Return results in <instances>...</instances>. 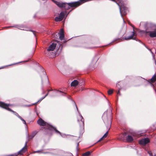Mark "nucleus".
<instances>
[{
  "label": "nucleus",
  "mask_w": 156,
  "mask_h": 156,
  "mask_svg": "<svg viewBox=\"0 0 156 156\" xmlns=\"http://www.w3.org/2000/svg\"><path fill=\"white\" fill-rule=\"evenodd\" d=\"M48 55H50V54H49V53H48ZM50 57H51V58L54 57V56H50Z\"/></svg>",
  "instance_id": "c85d7f7f"
},
{
  "label": "nucleus",
  "mask_w": 156,
  "mask_h": 156,
  "mask_svg": "<svg viewBox=\"0 0 156 156\" xmlns=\"http://www.w3.org/2000/svg\"><path fill=\"white\" fill-rule=\"evenodd\" d=\"M9 105H9V104H6L5 103H4L2 102H0V107L7 110H8L9 111L12 112L15 115H16L18 117V116H20L18 115V114L16 112H15L12 111L11 109L9 108Z\"/></svg>",
  "instance_id": "20e7f679"
},
{
  "label": "nucleus",
  "mask_w": 156,
  "mask_h": 156,
  "mask_svg": "<svg viewBox=\"0 0 156 156\" xmlns=\"http://www.w3.org/2000/svg\"><path fill=\"white\" fill-rule=\"evenodd\" d=\"M155 63L156 64V61H155Z\"/></svg>",
  "instance_id": "e433bc0d"
},
{
  "label": "nucleus",
  "mask_w": 156,
  "mask_h": 156,
  "mask_svg": "<svg viewBox=\"0 0 156 156\" xmlns=\"http://www.w3.org/2000/svg\"><path fill=\"white\" fill-rule=\"evenodd\" d=\"M59 92H62H62L61 91H59Z\"/></svg>",
  "instance_id": "f704fd0d"
},
{
  "label": "nucleus",
  "mask_w": 156,
  "mask_h": 156,
  "mask_svg": "<svg viewBox=\"0 0 156 156\" xmlns=\"http://www.w3.org/2000/svg\"><path fill=\"white\" fill-rule=\"evenodd\" d=\"M6 156H15V154H10V155H7Z\"/></svg>",
  "instance_id": "bb28decb"
},
{
  "label": "nucleus",
  "mask_w": 156,
  "mask_h": 156,
  "mask_svg": "<svg viewBox=\"0 0 156 156\" xmlns=\"http://www.w3.org/2000/svg\"><path fill=\"white\" fill-rule=\"evenodd\" d=\"M27 61H23V62H27Z\"/></svg>",
  "instance_id": "72a5a7b5"
},
{
  "label": "nucleus",
  "mask_w": 156,
  "mask_h": 156,
  "mask_svg": "<svg viewBox=\"0 0 156 156\" xmlns=\"http://www.w3.org/2000/svg\"><path fill=\"white\" fill-rule=\"evenodd\" d=\"M36 134V133L34 132H33L30 136H29L28 135V136L29 137V139H32L35 136Z\"/></svg>",
  "instance_id": "6ab92c4d"
},
{
  "label": "nucleus",
  "mask_w": 156,
  "mask_h": 156,
  "mask_svg": "<svg viewBox=\"0 0 156 156\" xmlns=\"http://www.w3.org/2000/svg\"><path fill=\"white\" fill-rule=\"evenodd\" d=\"M66 14V11H63L61 12L58 17H55V21L58 22L62 20L63 18L64 17L65 15Z\"/></svg>",
  "instance_id": "39448f33"
},
{
  "label": "nucleus",
  "mask_w": 156,
  "mask_h": 156,
  "mask_svg": "<svg viewBox=\"0 0 156 156\" xmlns=\"http://www.w3.org/2000/svg\"><path fill=\"white\" fill-rule=\"evenodd\" d=\"M27 142H26L25 143V145L24 147L20 151H19L18 153H15V156H17L19 154H22L24 153L27 150V148L26 147L27 145Z\"/></svg>",
  "instance_id": "1a4fd4ad"
},
{
  "label": "nucleus",
  "mask_w": 156,
  "mask_h": 156,
  "mask_svg": "<svg viewBox=\"0 0 156 156\" xmlns=\"http://www.w3.org/2000/svg\"><path fill=\"white\" fill-rule=\"evenodd\" d=\"M63 94L62 95L63 96L65 95L66 94V93H63Z\"/></svg>",
  "instance_id": "2f4dec72"
},
{
  "label": "nucleus",
  "mask_w": 156,
  "mask_h": 156,
  "mask_svg": "<svg viewBox=\"0 0 156 156\" xmlns=\"http://www.w3.org/2000/svg\"><path fill=\"white\" fill-rule=\"evenodd\" d=\"M48 129H50V130H51L52 129H54L55 131L57 133H59L61 136H62V135H61V133L59 131H58L56 129V128H55L52 126H51V125H49L48 126Z\"/></svg>",
  "instance_id": "2eb2a0df"
},
{
  "label": "nucleus",
  "mask_w": 156,
  "mask_h": 156,
  "mask_svg": "<svg viewBox=\"0 0 156 156\" xmlns=\"http://www.w3.org/2000/svg\"><path fill=\"white\" fill-rule=\"evenodd\" d=\"M48 94V93L46 94V95H45V96L44 97V98H45Z\"/></svg>",
  "instance_id": "7c9ffc66"
},
{
  "label": "nucleus",
  "mask_w": 156,
  "mask_h": 156,
  "mask_svg": "<svg viewBox=\"0 0 156 156\" xmlns=\"http://www.w3.org/2000/svg\"><path fill=\"white\" fill-rule=\"evenodd\" d=\"M109 119L110 120L111 119V118H110V117H109Z\"/></svg>",
  "instance_id": "c9c22d12"
},
{
  "label": "nucleus",
  "mask_w": 156,
  "mask_h": 156,
  "mask_svg": "<svg viewBox=\"0 0 156 156\" xmlns=\"http://www.w3.org/2000/svg\"><path fill=\"white\" fill-rule=\"evenodd\" d=\"M117 94H119V95L120 94V91H119V90L118 92H117Z\"/></svg>",
  "instance_id": "c756f323"
},
{
  "label": "nucleus",
  "mask_w": 156,
  "mask_h": 156,
  "mask_svg": "<svg viewBox=\"0 0 156 156\" xmlns=\"http://www.w3.org/2000/svg\"><path fill=\"white\" fill-rule=\"evenodd\" d=\"M124 0H117L116 3L119 6L120 12L122 16L123 15H126L127 13V9L124 3Z\"/></svg>",
  "instance_id": "f257e3e1"
},
{
  "label": "nucleus",
  "mask_w": 156,
  "mask_h": 156,
  "mask_svg": "<svg viewBox=\"0 0 156 156\" xmlns=\"http://www.w3.org/2000/svg\"><path fill=\"white\" fill-rule=\"evenodd\" d=\"M18 118L20 119L23 122V123L26 125V123L24 120L21 116H19Z\"/></svg>",
  "instance_id": "412c9836"
},
{
  "label": "nucleus",
  "mask_w": 156,
  "mask_h": 156,
  "mask_svg": "<svg viewBox=\"0 0 156 156\" xmlns=\"http://www.w3.org/2000/svg\"><path fill=\"white\" fill-rule=\"evenodd\" d=\"M78 82L77 80H75L71 83V86L76 87L78 84Z\"/></svg>",
  "instance_id": "dca6fc26"
},
{
  "label": "nucleus",
  "mask_w": 156,
  "mask_h": 156,
  "mask_svg": "<svg viewBox=\"0 0 156 156\" xmlns=\"http://www.w3.org/2000/svg\"><path fill=\"white\" fill-rule=\"evenodd\" d=\"M104 138V137H103L102 136L99 140H98L97 142H100V141L102 140Z\"/></svg>",
  "instance_id": "393cba45"
},
{
  "label": "nucleus",
  "mask_w": 156,
  "mask_h": 156,
  "mask_svg": "<svg viewBox=\"0 0 156 156\" xmlns=\"http://www.w3.org/2000/svg\"><path fill=\"white\" fill-rule=\"evenodd\" d=\"M68 15V14H67V15H66V16H67Z\"/></svg>",
  "instance_id": "58836bf2"
},
{
  "label": "nucleus",
  "mask_w": 156,
  "mask_h": 156,
  "mask_svg": "<svg viewBox=\"0 0 156 156\" xmlns=\"http://www.w3.org/2000/svg\"><path fill=\"white\" fill-rule=\"evenodd\" d=\"M156 80V73L153 76L151 79V82L152 83L154 82Z\"/></svg>",
  "instance_id": "a211bd4d"
},
{
  "label": "nucleus",
  "mask_w": 156,
  "mask_h": 156,
  "mask_svg": "<svg viewBox=\"0 0 156 156\" xmlns=\"http://www.w3.org/2000/svg\"><path fill=\"white\" fill-rule=\"evenodd\" d=\"M136 34L134 32H133L132 35L129 37H125L124 38L126 40H129L130 39H133L135 40L136 39Z\"/></svg>",
  "instance_id": "f8f14e48"
},
{
  "label": "nucleus",
  "mask_w": 156,
  "mask_h": 156,
  "mask_svg": "<svg viewBox=\"0 0 156 156\" xmlns=\"http://www.w3.org/2000/svg\"><path fill=\"white\" fill-rule=\"evenodd\" d=\"M136 137L135 136V135L133 134H131L130 135H129L127 138L126 140L128 142H131L134 139H136Z\"/></svg>",
  "instance_id": "0eeeda50"
},
{
  "label": "nucleus",
  "mask_w": 156,
  "mask_h": 156,
  "mask_svg": "<svg viewBox=\"0 0 156 156\" xmlns=\"http://www.w3.org/2000/svg\"><path fill=\"white\" fill-rule=\"evenodd\" d=\"M34 153H43V152H42L41 151H34L33 152Z\"/></svg>",
  "instance_id": "b1692460"
},
{
  "label": "nucleus",
  "mask_w": 156,
  "mask_h": 156,
  "mask_svg": "<svg viewBox=\"0 0 156 156\" xmlns=\"http://www.w3.org/2000/svg\"><path fill=\"white\" fill-rule=\"evenodd\" d=\"M68 15V14H67V15H66V16H67Z\"/></svg>",
  "instance_id": "ea45409f"
},
{
  "label": "nucleus",
  "mask_w": 156,
  "mask_h": 156,
  "mask_svg": "<svg viewBox=\"0 0 156 156\" xmlns=\"http://www.w3.org/2000/svg\"><path fill=\"white\" fill-rule=\"evenodd\" d=\"M56 47V44L52 43L49 46L47 49L48 51H53Z\"/></svg>",
  "instance_id": "ddd939ff"
},
{
  "label": "nucleus",
  "mask_w": 156,
  "mask_h": 156,
  "mask_svg": "<svg viewBox=\"0 0 156 156\" xmlns=\"http://www.w3.org/2000/svg\"><path fill=\"white\" fill-rule=\"evenodd\" d=\"M102 118L104 121H105L106 119H109L108 117H107V112H105L102 115Z\"/></svg>",
  "instance_id": "f3484780"
},
{
  "label": "nucleus",
  "mask_w": 156,
  "mask_h": 156,
  "mask_svg": "<svg viewBox=\"0 0 156 156\" xmlns=\"http://www.w3.org/2000/svg\"><path fill=\"white\" fill-rule=\"evenodd\" d=\"M113 93V90H110L108 91V94H111Z\"/></svg>",
  "instance_id": "4be33fe9"
},
{
  "label": "nucleus",
  "mask_w": 156,
  "mask_h": 156,
  "mask_svg": "<svg viewBox=\"0 0 156 156\" xmlns=\"http://www.w3.org/2000/svg\"><path fill=\"white\" fill-rule=\"evenodd\" d=\"M59 38L60 40H62L64 38V30L62 29L60 30V31L59 33Z\"/></svg>",
  "instance_id": "4468645a"
},
{
  "label": "nucleus",
  "mask_w": 156,
  "mask_h": 156,
  "mask_svg": "<svg viewBox=\"0 0 156 156\" xmlns=\"http://www.w3.org/2000/svg\"><path fill=\"white\" fill-rule=\"evenodd\" d=\"M123 21H124V19H123Z\"/></svg>",
  "instance_id": "4c0bfd02"
},
{
  "label": "nucleus",
  "mask_w": 156,
  "mask_h": 156,
  "mask_svg": "<svg viewBox=\"0 0 156 156\" xmlns=\"http://www.w3.org/2000/svg\"><path fill=\"white\" fill-rule=\"evenodd\" d=\"M78 112L79 115L77 117V121L79 122H80V123H81L82 126H84V123L83 117L79 112Z\"/></svg>",
  "instance_id": "9d476101"
},
{
  "label": "nucleus",
  "mask_w": 156,
  "mask_h": 156,
  "mask_svg": "<svg viewBox=\"0 0 156 156\" xmlns=\"http://www.w3.org/2000/svg\"><path fill=\"white\" fill-rule=\"evenodd\" d=\"M108 134V131L106 132V133L103 136V137L104 138H105L107 136Z\"/></svg>",
  "instance_id": "5701e85b"
},
{
  "label": "nucleus",
  "mask_w": 156,
  "mask_h": 156,
  "mask_svg": "<svg viewBox=\"0 0 156 156\" xmlns=\"http://www.w3.org/2000/svg\"><path fill=\"white\" fill-rule=\"evenodd\" d=\"M37 123L39 125L42 126H44L47 125V123L43 120L42 119L40 118L37 121Z\"/></svg>",
  "instance_id": "9b49d317"
},
{
  "label": "nucleus",
  "mask_w": 156,
  "mask_h": 156,
  "mask_svg": "<svg viewBox=\"0 0 156 156\" xmlns=\"http://www.w3.org/2000/svg\"><path fill=\"white\" fill-rule=\"evenodd\" d=\"M148 153L150 154V155H151L152 154V153L151 151H148Z\"/></svg>",
  "instance_id": "cd10ccee"
},
{
  "label": "nucleus",
  "mask_w": 156,
  "mask_h": 156,
  "mask_svg": "<svg viewBox=\"0 0 156 156\" xmlns=\"http://www.w3.org/2000/svg\"><path fill=\"white\" fill-rule=\"evenodd\" d=\"M91 152L90 151H87L85 153H84L83 156H89Z\"/></svg>",
  "instance_id": "aec40b11"
},
{
  "label": "nucleus",
  "mask_w": 156,
  "mask_h": 156,
  "mask_svg": "<svg viewBox=\"0 0 156 156\" xmlns=\"http://www.w3.org/2000/svg\"><path fill=\"white\" fill-rule=\"evenodd\" d=\"M68 15V14H67V15H66V16H67Z\"/></svg>",
  "instance_id": "a19ab883"
},
{
  "label": "nucleus",
  "mask_w": 156,
  "mask_h": 156,
  "mask_svg": "<svg viewBox=\"0 0 156 156\" xmlns=\"http://www.w3.org/2000/svg\"><path fill=\"white\" fill-rule=\"evenodd\" d=\"M150 142V140L148 138L142 139L139 141V143L140 144L145 145Z\"/></svg>",
  "instance_id": "6e6552de"
},
{
  "label": "nucleus",
  "mask_w": 156,
  "mask_h": 156,
  "mask_svg": "<svg viewBox=\"0 0 156 156\" xmlns=\"http://www.w3.org/2000/svg\"><path fill=\"white\" fill-rule=\"evenodd\" d=\"M150 26L154 30L153 31L149 32V36L151 37H156V25L154 24L150 23L149 24Z\"/></svg>",
  "instance_id": "7ed1b4c3"
},
{
  "label": "nucleus",
  "mask_w": 156,
  "mask_h": 156,
  "mask_svg": "<svg viewBox=\"0 0 156 156\" xmlns=\"http://www.w3.org/2000/svg\"><path fill=\"white\" fill-rule=\"evenodd\" d=\"M44 98V97H42V98H41L38 101L37 103L39 102V101H41Z\"/></svg>",
  "instance_id": "a878e982"
},
{
  "label": "nucleus",
  "mask_w": 156,
  "mask_h": 156,
  "mask_svg": "<svg viewBox=\"0 0 156 156\" xmlns=\"http://www.w3.org/2000/svg\"><path fill=\"white\" fill-rule=\"evenodd\" d=\"M42 76L41 77L42 83H43L44 82H48V76L43 69H42Z\"/></svg>",
  "instance_id": "423d86ee"
},
{
  "label": "nucleus",
  "mask_w": 156,
  "mask_h": 156,
  "mask_svg": "<svg viewBox=\"0 0 156 156\" xmlns=\"http://www.w3.org/2000/svg\"><path fill=\"white\" fill-rule=\"evenodd\" d=\"M52 0L58 7H64L66 9H68L70 7H73V5H76V4L78 3V2H72L66 3L60 2L57 1H55L54 0Z\"/></svg>",
  "instance_id": "f03ea898"
},
{
  "label": "nucleus",
  "mask_w": 156,
  "mask_h": 156,
  "mask_svg": "<svg viewBox=\"0 0 156 156\" xmlns=\"http://www.w3.org/2000/svg\"><path fill=\"white\" fill-rule=\"evenodd\" d=\"M76 109H77V110L78 111V108H77V106H76Z\"/></svg>",
  "instance_id": "473e14b6"
}]
</instances>
